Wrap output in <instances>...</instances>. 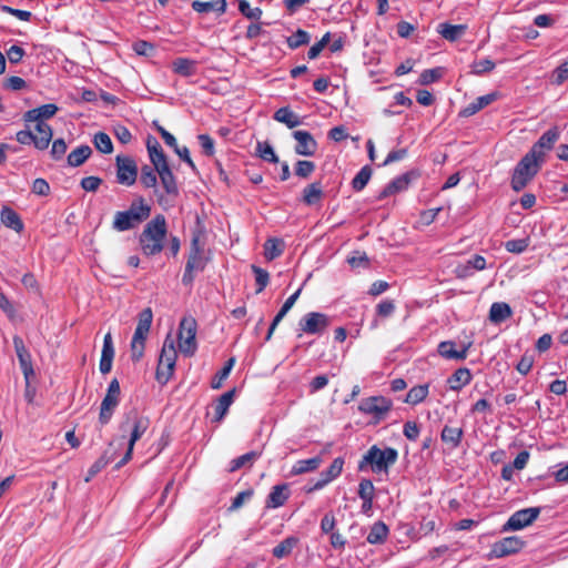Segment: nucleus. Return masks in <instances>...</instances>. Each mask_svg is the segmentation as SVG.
<instances>
[{"instance_id":"obj_31","label":"nucleus","mask_w":568,"mask_h":568,"mask_svg":"<svg viewBox=\"0 0 568 568\" xmlns=\"http://www.w3.org/2000/svg\"><path fill=\"white\" fill-rule=\"evenodd\" d=\"M471 381V374L468 368H458L448 378L447 383L452 390H459Z\"/></svg>"},{"instance_id":"obj_47","label":"nucleus","mask_w":568,"mask_h":568,"mask_svg":"<svg viewBox=\"0 0 568 568\" xmlns=\"http://www.w3.org/2000/svg\"><path fill=\"white\" fill-rule=\"evenodd\" d=\"M295 545V538H286L273 548V556L276 558L286 557L292 552Z\"/></svg>"},{"instance_id":"obj_59","label":"nucleus","mask_w":568,"mask_h":568,"mask_svg":"<svg viewBox=\"0 0 568 568\" xmlns=\"http://www.w3.org/2000/svg\"><path fill=\"white\" fill-rule=\"evenodd\" d=\"M31 191L37 195L47 196L50 193V185L47 180L38 178L33 181Z\"/></svg>"},{"instance_id":"obj_43","label":"nucleus","mask_w":568,"mask_h":568,"mask_svg":"<svg viewBox=\"0 0 568 568\" xmlns=\"http://www.w3.org/2000/svg\"><path fill=\"white\" fill-rule=\"evenodd\" d=\"M261 456V453L248 452L231 462V471H235L246 465L252 466L253 463Z\"/></svg>"},{"instance_id":"obj_2","label":"nucleus","mask_w":568,"mask_h":568,"mask_svg":"<svg viewBox=\"0 0 568 568\" xmlns=\"http://www.w3.org/2000/svg\"><path fill=\"white\" fill-rule=\"evenodd\" d=\"M211 261V253L207 248V235L205 225L199 216L195 219V225L192 229L190 250L186 256L185 271L183 274V284L191 286L195 276L203 272Z\"/></svg>"},{"instance_id":"obj_52","label":"nucleus","mask_w":568,"mask_h":568,"mask_svg":"<svg viewBox=\"0 0 568 568\" xmlns=\"http://www.w3.org/2000/svg\"><path fill=\"white\" fill-rule=\"evenodd\" d=\"M495 68L494 61L490 59H483L480 61H475L471 64V73L476 75L484 74L486 72H490Z\"/></svg>"},{"instance_id":"obj_14","label":"nucleus","mask_w":568,"mask_h":568,"mask_svg":"<svg viewBox=\"0 0 568 568\" xmlns=\"http://www.w3.org/2000/svg\"><path fill=\"white\" fill-rule=\"evenodd\" d=\"M525 542L517 536H510L496 541L490 550V558H503L518 552Z\"/></svg>"},{"instance_id":"obj_56","label":"nucleus","mask_w":568,"mask_h":568,"mask_svg":"<svg viewBox=\"0 0 568 568\" xmlns=\"http://www.w3.org/2000/svg\"><path fill=\"white\" fill-rule=\"evenodd\" d=\"M505 247L510 253H523L528 247V240L518 239V240H509L505 243Z\"/></svg>"},{"instance_id":"obj_21","label":"nucleus","mask_w":568,"mask_h":568,"mask_svg":"<svg viewBox=\"0 0 568 568\" xmlns=\"http://www.w3.org/2000/svg\"><path fill=\"white\" fill-rule=\"evenodd\" d=\"M499 98L498 92H491L481 97H478L474 102L469 103L465 106L459 115L464 118L471 116L479 112L481 109L486 108L490 103L495 102Z\"/></svg>"},{"instance_id":"obj_18","label":"nucleus","mask_w":568,"mask_h":568,"mask_svg":"<svg viewBox=\"0 0 568 568\" xmlns=\"http://www.w3.org/2000/svg\"><path fill=\"white\" fill-rule=\"evenodd\" d=\"M33 131V146L39 151H44L49 148L53 136L51 125L43 121L36 123Z\"/></svg>"},{"instance_id":"obj_3","label":"nucleus","mask_w":568,"mask_h":568,"mask_svg":"<svg viewBox=\"0 0 568 568\" xmlns=\"http://www.w3.org/2000/svg\"><path fill=\"white\" fill-rule=\"evenodd\" d=\"M166 236L165 217L161 214L155 215L144 227L140 235L142 251L146 255H155L163 248V242Z\"/></svg>"},{"instance_id":"obj_45","label":"nucleus","mask_w":568,"mask_h":568,"mask_svg":"<svg viewBox=\"0 0 568 568\" xmlns=\"http://www.w3.org/2000/svg\"><path fill=\"white\" fill-rule=\"evenodd\" d=\"M256 152L258 156L267 162L277 163L278 158L268 142H257Z\"/></svg>"},{"instance_id":"obj_27","label":"nucleus","mask_w":568,"mask_h":568,"mask_svg":"<svg viewBox=\"0 0 568 568\" xmlns=\"http://www.w3.org/2000/svg\"><path fill=\"white\" fill-rule=\"evenodd\" d=\"M114 457V452L112 449V443L109 444V447L104 450V453L91 465L88 470V477L85 478L89 481L92 477L99 474L106 465H109Z\"/></svg>"},{"instance_id":"obj_26","label":"nucleus","mask_w":568,"mask_h":568,"mask_svg":"<svg viewBox=\"0 0 568 568\" xmlns=\"http://www.w3.org/2000/svg\"><path fill=\"white\" fill-rule=\"evenodd\" d=\"M192 8L194 11H196L199 13H207L211 11H215L219 14H223L226 11V0H211V1L194 0L192 2Z\"/></svg>"},{"instance_id":"obj_60","label":"nucleus","mask_w":568,"mask_h":568,"mask_svg":"<svg viewBox=\"0 0 568 568\" xmlns=\"http://www.w3.org/2000/svg\"><path fill=\"white\" fill-rule=\"evenodd\" d=\"M328 41H329V33H325L318 42H316L315 44H313L310 48V50L307 52L308 59L313 60V59L317 58L320 55V53L323 51V49L325 48V45L328 43Z\"/></svg>"},{"instance_id":"obj_51","label":"nucleus","mask_w":568,"mask_h":568,"mask_svg":"<svg viewBox=\"0 0 568 568\" xmlns=\"http://www.w3.org/2000/svg\"><path fill=\"white\" fill-rule=\"evenodd\" d=\"M252 271L255 274V281L258 286L256 293H261L267 286L270 275L265 270L256 265H252Z\"/></svg>"},{"instance_id":"obj_7","label":"nucleus","mask_w":568,"mask_h":568,"mask_svg":"<svg viewBox=\"0 0 568 568\" xmlns=\"http://www.w3.org/2000/svg\"><path fill=\"white\" fill-rule=\"evenodd\" d=\"M397 456V450L394 448L379 449L377 446H372L359 463V469L362 470L364 465L369 464L374 471L386 470L396 463Z\"/></svg>"},{"instance_id":"obj_41","label":"nucleus","mask_w":568,"mask_h":568,"mask_svg":"<svg viewBox=\"0 0 568 568\" xmlns=\"http://www.w3.org/2000/svg\"><path fill=\"white\" fill-rule=\"evenodd\" d=\"M93 144L101 153L110 154L113 151L111 138L105 132H98L93 136Z\"/></svg>"},{"instance_id":"obj_36","label":"nucleus","mask_w":568,"mask_h":568,"mask_svg":"<svg viewBox=\"0 0 568 568\" xmlns=\"http://www.w3.org/2000/svg\"><path fill=\"white\" fill-rule=\"evenodd\" d=\"M388 527L383 521H376L367 535V541L372 545L383 544L388 536Z\"/></svg>"},{"instance_id":"obj_48","label":"nucleus","mask_w":568,"mask_h":568,"mask_svg":"<svg viewBox=\"0 0 568 568\" xmlns=\"http://www.w3.org/2000/svg\"><path fill=\"white\" fill-rule=\"evenodd\" d=\"M358 496L362 500H373L375 496V487L369 479H362L358 485Z\"/></svg>"},{"instance_id":"obj_38","label":"nucleus","mask_w":568,"mask_h":568,"mask_svg":"<svg viewBox=\"0 0 568 568\" xmlns=\"http://www.w3.org/2000/svg\"><path fill=\"white\" fill-rule=\"evenodd\" d=\"M323 190L321 183L314 182L303 190V202L306 205H315L321 202Z\"/></svg>"},{"instance_id":"obj_32","label":"nucleus","mask_w":568,"mask_h":568,"mask_svg":"<svg viewBox=\"0 0 568 568\" xmlns=\"http://www.w3.org/2000/svg\"><path fill=\"white\" fill-rule=\"evenodd\" d=\"M409 184L408 174H403L390 181L379 194V199L390 196L397 192L404 191Z\"/></svg>"},{"instance_id":"obj_33","label":"nucleus","mask_w":568,"mask_h":568,"mask_svg":"<svg viewBox=\"0 0 568 568\" xmlns=\"http://www.w3.org/2000/svg\"><path fill=\"white\" fill-rule=\"evenodd\" d=\"M149 425L150 420L148 417L139 416L138 414L133 415V427L129 439L131 446H134V444L143 436L149 428Z\"/></svg>"},{"instance_id":"obj_17","label":"nucleus","mask_w":568,"mask_h":568,"mask_svg":"<svg viewBox=\"0 0 568 568\" xmlns=\"http://www.w3.org/2000/svg\"><path fill=\"white\" fill-rule=\"evenodd\" d=\"M296 140L295 152L298 155L312 156L316 152L317 143L312 134L307 131L297 130L293 132Z\"/></svg>"},{"instance_id":"obj_11","label":"nucleus","mask_w":568,"mask_h":568,"mask_svg":"<svg viewBox=\"0 0 568 568\" xmlns=\"http://www.w3.org/2000/svg\"><path fill=\"white\" fill-rule=\"evenodd\" d=\"M392 402L383 396H372L361 400L358 410L366 415H372L376 420H381L390 410Z\"/></svg>"},{"instance_id":"obj_19","label":"nucleus","mask_w":568,"mask_h":568,"mask_svg":"<svg viewBox=\"0 0 568 568\" xmlns=\"http://www.w3.org/2000/svg\"><path fill=\"white\" fill-rule=\"evenodd\" d=\"M343 466L344 459L342 457L335 458L331 466L321 474V478L310 488V491L320 490L337 478L343 470Z\"/></svg>"},{"instance_id":"obj_35","label":"nucleus","mask_w":568,"mask_h":568,"mask_svg":"<svg viewBox=\"0 0 568 568\" xmlns=\"http://www.w3.org/2000/svg\"><path fill=\"white\" fill-rule=\"evenodd\" d=\"M463 429L460 427H453L445 425L440 438L445 444H448L452 448H456L459 446L463 438Z\"/></svg>"},{"instance_id":"obj_53","label":"nucleus","mask_w":568,"mask_h":568,"mask_svg":"<svg viewBox=\"0 0 568 568\" xmlns=\"http://www.w3.org/2000/svg\"><path fill=\"white\" fill-rule=\"evenodd\" d=\"M443 74V70L440 68L427 69L424 70L420 74L419 82L423 85H427L437 81Z\"/></svg>"},{"instance_id":"obj_63","label":"nucleus","mask_w":568,"mask_h":568,"mask_svg":"<svg viewBox=\"0 0 568 568\" xmlns=\"http://www.w3.org/2000/svg\"><path fill=\"white\" fill-rule=\"evenodd\" d=\"M532 365H534V356L531 354L525 353L521 356L520 361L518 362L516 369L521 375H527L530 372Z\"/></svg>"},{"instance_id":"obj_28","label":"nucleus","mask_w":568,"mask_h":568,"mask_svg":"<svg viewBox=\"0 0 568 568\" xmlns=\"http://www.w3.org/2000/svg\"><path fill=\"white\" fill-rule=\"evenodd\" d=\"M513 315V311L507 303H493L489 310V320L495 324H499Z\"/></svg>"},{"instance_id":"obj_22","label":"nucleus","mask_w":568,"mask_h":568,"mask_svg":"<svg viewBox=\"0 0 568 568\" xmlns=\"http://www.w3.org/2000/svg\"><path fill=\"white\" fill-rule=\"evenodd\" d=\"M0 220L1 223L17 233H21L24 229V224L20 217V215L10 206H2L0 211Z\"/></svg>"},{"instance_id":"obj_55","label":"nucleus","mask_w":568,"mask_h":568,"mask_svg":"<svg viewBox=\"0 0 568 568\" xmlns=\"http://www.w3.org/2000/svg\"><path fill=\"white\" fill-rule=\"evenodd\" d=\"M568 80V60L558 65L552 73V83L560 85Z\"/></svg>"},{"instance_id":"obj_49","label":"nucleus","mask_w":568,"mask_h":568,"mask_svg":"<svg viewBox=\"0 0 568 568\" xmlns=\"http://www.w3.org/2000/svg\"><path fill=\"white\" fill-rule=\"evenodd\" d=\"M315 171V164L312 161L301 160L295 165V174L302 179H307Z\"/></svg>"},{"instance_id":"obj_61","label":"nucleus","mask_w":568,"mask_h":568,"mask_svg":"<svg viewBox=\"0 0 568 568\" xmlns=\"http://www.w3.org/2000/svg\"><path fill=\"white\" fill-rule=\"evenodd\" d=\"M132 49L138 55H144V57L151 55L152 52L154 51L153 44H151L148 41H143V40L135 41L132 44Z\"/></svg>"},{"instance_id":"obj_15","label":"nucleus","mask_w":568,"mask_h":568,"mask_svg":"<svg viewBox=\"0 0 568 568\" xmlns=\"http://www.w3.org/2000/svg\"><path fill=\"white\" fill-rule=\"evenodd\" d=\"M559 134L560 132L557 126L547 130L532 145L529 152L540 161H544L545 152L552 149L554 144L559 139Z\"/></svg>"},{"instance_id":"obj_12","label":"nucleus","mask_w":568,"mask_h":568,"mask_svg":"<svg viewBox=\"0 0 568 568\" xmlns=\"http://www.w3.org/2000/svg\"><path fill=\"white\" fill-rule=\"evenodd\" d=\"M115 162L118 183L128 186L133 185L138 176V168L134 160L130 156L118 155Z\"/></svg>"},{"instance_id":"obj_1","label":"nucleus","mask_w":568,"mask_h":568,"mask_svg":"<svg viewBox=\"0 0 568 568\" xmlns=\"http://www.w3.org/2000/svg\"><path fill=\"white\" fill-rule=\"evenodd\" d=\"M146 149L150 156V160L154 166L144 165L141 169L140 182L145 187H153L156 185V174L158 172L161 182L166 190L168 193H172L176 191V183L172 171L169 168L166 156L162 150V146L156 138L152 135H148L146 138Z\"/></svg>"},{"instance_id":"obj_30","label":"nucleus","mask_w":568,"mask_h":568,"mask_svg":"<svg viewBox=\"0 0 568 568\" xmlns=\"http://www.w3.org/2000/svg\"><path fill=\"white\" fill-rule=\"evenodd\" d=\"M92 154V149L84 144L75 148L68 154V164L72 168L82 165Z\"/></svg>"},{"instance_id":"obj_37","label":"nucleus","mask_w":568,"mask_h":568,"mask_svg":"<svg viewBox=\"0 0 568 568\" xmlns=\"http://www.w3.org/2000/svg\"><path fill=\"white\" fill-rule=\"evenodd\" d=\"M321 464L322 458L318 456L308 459H301L293 465L291 473L293 475H302L305 473L314 471L320 467Z\"/></svg>"},{"instance_id":"obj_50","label":"nucleus","mask_w":568,"mask_h":568,"mask_svg":"<svg viewBox=\"0 0 568 568\" xmlns=\"http://www.w3.org/2000/svg\"><path fill=\"white\" fill-rule=\"evenodd\" d=\"M239 10L243 16L252 20H258L262 16V10L260 8H251L246 0H240Z\"/></svg>"},{"instance_id":"obj_13","label":"nucleus","mask_w":568,"mask_h":568,"mask_svg":"<svg viewBox=\"0 0 568 568\" xmlns=\"http://www.w3.org/2000/svg\"><path fill=\"white\" fill-rule=\"evenodd\" d=\"M540 514L537 507L520 509L514 513L504 525V530H519L532 524Z\"/></svg>"},{"instance_id":"obj_40","label":"nucleus","mask_w":568,"mask_h":568,"mask_svg":"<svg viewBox=\"0 0 568 568\" xmlns=\"http://www.w3.org/2000/svg\"><path fill=\"white\" fill-rule=\"evenodd\" d=\"M284 250L283 241L278 239H268L264 244V255L265 258L272 261L278 257Z\"/></svg>"},{"instance_id":"obj_16","label":"nucleus","mask_w":568,"mask_h":568,"mask_svg":"<svg viewBox=\"0 0 568 568\" xmlns=\"http://www.w3.org/2000/svg\"><path fill=\"white\" fill-rule=\"evenodd\" d=\"M13 346L17 354V357L19 359V364L21 367V371L23 373V376L26 381L28 382L29 378L34 374L33 367H32V358L31 354L27 349L23 339L20 336L13 337Z\"/></svg>"},{"instance_id":"obj_6","label":"nucleus","mask_w":568,"mask_h":568,"mask_svg":"<svg viewBox=\"0 0 568 568\" xmlns=\"http://www.w3.org/2000/svg\"><path fill=\"white\" fill-rule=\"evenodd\" d=\"M541 162L542 161L528 152L514 170L511 178L513 190L516 192L521 191L537 174Z\"/></svg>"},{"instance_id":"obj_58","label":"nucleus","mask_w":568,"mask_h":568,"mask_svg":"<svg viewBox=\"0 0 568 568\" xmlns=\"http://www.w3.org/2000/svg\"><path fill=\"white\" fill-rule=\"evenodd\" d=\"M102 184V179L99 176H85L81 180L80 185L87 192H95Z\"/></svg>"},{"instance_id":"obj_8","label":"nucleus","mask_w":568,"mask_h":568,"mask_svg":"<svg viewBox=\"0 0 568 568\" xmlns=\"http://www.w3.org/2000/svg\"><path fill=\"white\" fill-rule=\"evenodd\" d=\"M197 324L192 317H184L180 322V354L193 356L197 349Z\"/></svg>"},{"instance_id":"obj_46","label":"nucleus","mask_w":568,"mask_h":568,"mask_svg":"<svg viewBox=\"0 0 568 568\" xmlns=\"http://www.w3.org/2000/svg\"><path fill=\"white\" fill-rule=\"evenodd\" d=\"M310 40V34L306 31L298 29L294 34L287 38L286 42L290 49H297L301 45L308 44Z\"/></svg>"},{"instance_id":"obj_39","label":"nucleus","mask_w":568,"mask_h":568,"mask_svg":"<svg viewBox=\"0 0 568 568\" xmlns=\"http://www.w3.org/2000/svg\"><path fill=\"white\" fill-rule=\"evenodd\" d=\"M428 393H429L428 384L414 386L408 390L404 402L407 404H410V405H417V404L422 403L427 397Z\"/></svg>"},{"instance_id":"obj_4","label":"nucleus","mask_w":568,"mask_h":568,"mask_svg":"<svg viewBox=\"0 0 568 568\" xmlns=\"http://www.w3.org/2000/svg\"><path fill=\"white\" fill-rule=\"evenodd\" d=\"M151 213L150 205L143 197L134 200L126 211H119L114 214L112 227L119 232L134 229L145 221Z\"/></svg>"},{"instance_id":"obj_57","label":"nucleus","mask_w":568,"mask_h":568,"mask_svg":"<svg viewBox=\"0 0 568 568\" xmlns=\"http://www.w3.org/2000/svg\"><path fill=\"white\" fill-rule=\"evenodd\" d=\"M152 318H153V315H152L151 308L150 307L144 308L139 314V322H138L136 327L141 328V329H143L145 332H150L151 324H152Z\"/></svg>"},{"instance_id":"obj_42","label":"nucleus","mask_w":568,"mask_h":568,"mask_svg":"<svg viewBox=\"0 0 568 568\" xmlns=\"http://www.w3.org/2000/svg\"><path fill=\"white\" fill-rule=\"evenodd\" d=\"M234 364L235 358L232 357L225 363L224 367L215 374L211 382V387L213 389H219L222 387L223 382L229 377Z\"/></svg>"},{"instance_id":"obj_34","label":"nucleus","mask_w":568,"mask_h":568,"mask_svg":"<svg viewBox=\"0 0 568 568\" xmlns=\"http://www.w3.org/2000/svg\"><path fill=\"white\" fill-rule=\"evenodd\" d=\"M273 118L277 122L286 124L290 129L296 128L302 123L301 118L287 106L280 108Z\"/></svg>"},{"instance_id":"obj_25","label":"nucleus","mask_w":568,"mask_h":568,"mask_svg":"<svg viewBox=\"0 0 568 568\" xmlns=\"http://www.w3.org/2000/svg\"><path fill=\"white\" fill-rule=\"evenodd\" d=\"M470 343L465 345L460 351L455 348V343L450 341L442 342L438 345V353L440 356L448 359H465L467 357Z\"/></svg>"},{"instance_id":"obj_5","label":"nucleus","mask_w":568,"mask_h":568,"mask_svg":"<svg viewBox=\"0 0 568 568\" xmlns=\"http://www.w3.org/2000/svg\"><path fill=\"white\" fill-rule=\"evenodd\" d=\"M178 336L174 338L170 332L163 343L155 372L156 381L164 385L173 376L178 361Z\"/></svg>"},{"instance_id":"obj_9","label":"nucleus","mask_w":568,"mask_h":568,"mask_svg":"<svg viewBox=\"0 0 568 568\" xmlns=\"http://www.w3.org/2000/svg\"><path fill=\"white\" fill-rule=\"evenodd\" d=\"M121 388L116 378H113L106 389V394L102 399L99 413V423L101 426L109 424L115 408L120 403Z\"/></svg>"},{"instance_id":"obj_54","label":"nucleus","mask_w":568,"mask_h":568,"mask_svg":"<svg viewBox=\"0 0 568 568\" xmlns=\"http://www.w3.org/2000/svg\"><path fill=\"white\" fill-rule=\"evenodd\" d=\"M67 149H68V146L63 139H61V138L55 139L52 142L50 155L55 161L61 160L63 158V155L65 154Z\"/></svg>"},{"instance_id":"obj_10","label":"nucleus","mask_w":568,"mask_h":568,"mask_svg":"<svg viewBox=\"0 0 568 568\" xmlns=\"http://www.w3.org/2000/svg\"><path fill=\"white\" fill-rule=\"evenodd\" d=\"M332 320L328 315L320 312L306 313L298 321V336L302 334L321 335L331 325Z\"/></svg>"},{"instance_id":"obj_29","label":"nucleus","mask_w":568,"mask_h":568,"mask_svg":"<svg viewBox=\"0 0 568 568\" xmlns=\"http://www.w3.org/2000/svg\"><path fill=\"white\" fill-rule=\"evenodd\" d=\"M467 27L465 24H450L440 23L438 26L439 34L447 41L454 42L459 39L466 32Z\"/></svg>"},{"instance_id":"obj_44","label":"nucleus","mask_w":568,"mask_h":568,"mask_svg":"<svg viewBox=\"0 0 568 568\" xmlns=\"http://www.w3.org/2000/svg\"><path fill=\"white\" fill-rule=\"evenodd\" d=\"M372 176V169L368 165L363 166L352 181L355 191H362Z\"/></svg>"},{"instance_id":"obj_23","label":"nucleus","mask_w":568,"mask_h":568,"mask_svg":"<svg viewBox=\"0 0 568 568\" xmlns=\"http://www.w3.org/2000/svg\"><path fill=\"white\" fill-rule=\"evenodd\" d=\"M288 497H290L288 485L287 484L276 485L272 488V490L267 497L266 507L267 508H278L286 503Z\"/></svg>"},{"instance_id":"obj_64","label":"nucleus","mask_w":568,"mask_h":568,"mask_svg":"<svg viewBox=\"0 0 568 568\" xmlns=\"http://www.w3.org/2000/svg\"><path fill=\"white\" fill-rule=\"evenodd\" d=\"M199 143L202 148V151L205 155L211 156L214 154V141L207 134H200L197 136Z\"/></svg>"},{"instance_id":"obj_62","label":"nucleus","mask_w":568,"mask_h":568,"mask_svg":"<svg viewBox=\"0 0 568 568\" xmlns=\"http://www.w3.org/2000/svg\"><path fill=\"white\" fill-rule=\"evenodd\" d=\"M114 353L115 352H114L111 333H106L103 338L101 358L113 359Z\"/></svg>"},{"instance_id":"obj_20","label":"nucleus","mask_w":568,"mask_h":568,"mask_svg":"<svg viewBox=\"0 0 568 568\" xmlns=\"http://www.w3.org/2000/svg\"><path fill=\"white\" fill-rule=\"evenodd\" d=\"M58 106L53 103H47L41 106L31 109L23 114V121L26 123L43 121L52 118L58 112Z\"/></svg>"},{"instance_id":"obj_24","label":"nucleus","mask_w":568,"mask_h":568,"mask_svg":"<svg viewBox=\"0 0 568 568\" xmlns=\"http://www.w3.org/2000/svg\"><path fill=\"white\" fill-rule=\"evenodd\" d=\"M234 394H235V389H231L217 398V400L213 405V410H214L213 419L215 422H220L224 418L230 406L233 403Z\"/></svg>"}]
</instances>
